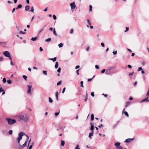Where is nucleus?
<instances>
[{
  "instance_id": "1",
  "label": "nucleus",
  "mask_w": 149,
  "mask_h": 149,
  "mask_svg": "<svg viewBox=\"0 0 149 149\" xmlns=\"http://www.w3.org/2000/svg\"><path fill=\"white\" fill-rule=\"evenodd\" d=\"M24 135H25L24 133L22 132L19 133L18 134L19 136L17 138V141L19 146L18 149H21L24 147H25L29 139L28 136L27 135H26V141L24 143V144L22 145H21L20 143V141L21 140L22 138V136Z\"/></svg>"
},
{
  "instance_id": "2",
  "label": "nucleus",
  "mask_w": 149,
  "mask_h": 149,
  "mask_svg": "<svg viewBox=\"0 0 149 149\" xmlns=\"http://www.w3.org/2000/svg\"><path fill=\"white\" fill-rule=\"evenodd\" d=\"M17 118L19 121L22 120L26 122L28 120L29 116L27 114L20 113L17 116Z\"/></svg>"
},
{
  "instance_id": "3",
  "label": "nucleus",
  "mask_w": 149,
  "mask_h": 149,
  "mask_svg": "<svg viewBox=\"0 0 149 149\" xmlns=\"http://www.w3.org/2000/svg\"><path fill=\"white\" fill-rule=\"evenodd\" d=\"M6 120L8 122L9 124L11 125L15 123L16 121L15 119H11L9 118H6Z\"/></svg>"
},
{
  "instance_id": "4",
  "label": "nucleus",
  "mask_w": 149,
  "mask_h": 149,
  "mask_svg": "<svg viewBox=\"0 0 149 149\" xmlns=\"http://www.w3.org/2000/svg\"><path fill=\"white\" fill-rule=\"evenodd\" d=\"M4 55L6 57H8L10 58L11 57V55L9 52L8 51H5L3 52Z\"/></svg>"
},
{
  "instance_id": "5",
  "label": "nucleus",
  "mask_w": 149,
  "mask_h": 149,
  "mask_svg": "<svg viewBox=\"0 0 149 149\" xmlns=\"http://www.w3.org/2000/svg\"><path fill=\"white\" fill-rule=\"evenodd\" d=\"M70 6L71 7V8L72 9H74L75 8H77L74 2H73L71 3L70 4Z\"/></svg>"
},
{
  "instance_id": "6",
  "label": "nucleus",
  "mask_w": 149,
  "mask_h": 149,
  "mask_svg": "<svg viewBox=\"0 0 149 149\" xmlns=\"http://www.w3.org/2000/svg\"><path fill=\"white\" fill-rule=\"evenodd\" d=\"M134 140V138H132V139H126L125 141V142L126 143H128L130 142V141H131L132 140Z\"/></svg>"
},
{
  "instance_id": "7",
  "label": "nucleus",
  "mask_w": 149,
  "mask_h": 149,
  "mask_svg": "<svg viewBox=\"0 0 149 149\" xmlns=\"http://www.w3.org/2000/svg\"><path fill=\"white\" fill-rule=\"evenodd\" d=\"M148 96L146 98L144 99L141 101V102H149V99H148Z\"/></svg>"
},
{
  "instance_id": "8",
  "label": "nucleus",
  "mask_w": 149,
  "mask_h": 149,
  "mask_svg": "<svg viewBox=\"0 0 149 149\" xmlns=\"http://www.w3.org/2000/svg\"><path fill=\"white\" fill-rule=\"evenodd\" d=\"M32 87V86L31 85H28V90L27 91V93H30L31 91V89Z\"/></svg>"
},
{
  "instance_id": "9",
  "label": "nucleus",
  "mask_w": 149,
  "mask_h": 149,
  "mask_svg": "<svg viewBox=\"0 0 149 149\" xmlns=\"http://www.w3.org/2000/svg\"><path fill=\"white\" fill-rule=\"evenodd\" d=\"M120 143L117 142L115 143V145L116 147V148H118V146H120Z\"/></svg>"
},
{
  "instance_id": "10",
  "label": "nucleus",
  "mask_w": 149,
  "mask_h": 149,
  "mask_svg": "<svg viewBox=\"0 0 149 149\" xmlns=\"http://www.w3.org/2000/svg\"><path fill=\"white\" fill-rule=\"evenodd\" d=\"M48 59L49 60H52V61H53V62H54V61H56V57H55L54 58H49Z\"/></svg>"
},
{
  "instance_id": "11",
  "label": "nucleus",
  "mask_w": 149,
  "mask_h": 149,
  "mask_svg": "<svg viewBox=\"0 0 149 149\" xmlns=\"http://www.w3.org/2000/svg\"><path fill=\"white\" fill-rule=\"evenodd\" d=\"M58 91L56 92V100H58Z\"/></svg>"
},
{
  "instance_id": "12",
  "label": "nucleus",
  "mask_w": 149,
  "mask_h": 149,
  "mask_svg": "<svg viewBox=\"0 0 149 149\" xmlns=\"http://www.w3.org/2000/svg\"><path fill=\"white\" fill-rule=\"evenodd\" d=\"M65 144V141L63 140H61V146H63Z\"/></svg>"
},
{
  "instance_id": "13",
  "label": "nucleus",
  "mask_w": 149,
  "mask_h": 149,
  "mask_svg": "<svg viewBox=\"0 0 149 149\" xmlns=\"http://www.w3.org/2000/svg\"><path fill=\"white\" fill-rule=\"evenodd\" d=\"M29 8H30V7H29V6H26V7H25V10L26 11H28L29 10Z\"/></svg>"
},
{
  "instance_id": "14",
  "label": "nucleus",
  "mask_w": 149,
  "mask_h": 149,
  "mask_svg": "<svg viewBox=\"0 0 149 149\" xmlns=\"http://www.w3.org/2000/svg\"><path fill=\"white\" fill-rule=\"evenodd\" d=\"M130 102H127L126 104L125 107H128V106H129L130 105Z\"/></svg>"
},
{
  "instance_id": "15",
  "label": "nucleus",
  "mask_w": 149,
  "mask_h": 149,
  "mask_svg": "<svg viewBox=\"0 0 149 149\" xmlns=\"http://www.w3.org/2000/svg\"><path fill=\"white\" fill-rule=\"evenodd\" d=\"M55 67L57 69L58 67V62H56V63Z\"/></svg>"
},
{
  "instance_id": "16",
  "label": "nucleus",
  "mask_w": 149,
  "mask_h": 149,
  "mask_svg": "<svg viewBox=\"0 0 149 149\" xmlns=\"http://www.w3.org/2000/svg\"><path fill=\"white\" fill-rule=\"evenodd\" d=\"M53 34L55 36H57V34L56 33V31H55V28H54L53 29Z\"/></svg>"
},
{
  "instance_id": "17",
  "label": "nucleus",
  "mask_w": 149,
  "mask_h": 149,
  "mask_svg": "<svg viewBox=\"0 0 149 149\" xmlns=\"http://www.w3.org/2000/svg\"><path fill=\"white\" fill-rule=\"evenodd\" d=\"M94 118V115L93 114H92L91 115V120H93Z\"/></svg>"
},
{
  "instance_id": "18",
  "label": "nucleus",
  "mask_w": 149,
  "mask_h": 149,
  "mask_svg": "<svg viewBox=\"0 0 149 149\" xmlns=\"http://www.w3.org/2000/svg\"><path fill=\"white\" fill-rule=\"evenodd\" d=\"M87 99H88V94H87V92H86V98L84 100V101L85 102H86L87 101Z\"/></svg>"
},
{
  "instance_id": "19",
  "label": "nucleus",
  "mask_w": 149,
  "mask_h": 149,
  "mask_svg": "<svg viewBox=\"0 0 149 149\" xmlns=\"http://www.w3.org/2000/svg\"><path fill=\"white\" fill-rule=\"evenodd\" d=\"M61 83H62V81L61 80V81H58L57 83V86L60 85L61 84Z\"/></svg>"
},
{
  "instance_id": "20",
  "label": "nucleus",
  "mask_w": 149,
  "mask_h": 149,
  "mask_svg": "<svg viewBox=\"0 0 149 149\" xmlns=\"http://www.w3.org/2000/svg\"><path fill=\"white\" fill-rule=\"evenodd\" d=\"M49 102L50 103H52L53 102V100L50 97H49Z\"/></svg>"
},
{
  "instance_id": "21",
  "label": "nucleus",
  "mask_w": 149,
  "mask_h": 149,
  "mask_svg": "<svg viewBox=\"0 0 149 149\" xmlns=\"http://www.w3.org/2000/svg\"><path fill=\"white\" fill-rule=\"evenodd\" d=\"M22 5L21 4H19L17 8H16V9H17L19 8H20L22 7Z\"/></svg>"
},
{
  "instance_id": "22",
  "label": "nucleus",
  "mask_w": 149,
  "mask_h": 149,
  "mask_svg": "<svg viewBox=\"0 0 149 149\" xmlns=\"http://www.w3.org/2000/svg\"><path fill=\"white\" fill-rule=\"evenodd\" d=\"M37 39V37H34V38H31V40L33 41H35V40H36Z\"/></svg>"
},
{
  "instance_id": "23",
  "label": "nucleus",
  "mask_w": 149,
  "mask_h": 149,
  "mask_svg": "<svg viewBox=\"0 0 149 149\" xmlns=\"http://www.w3.org/2000/svg\"><path fill=\"white\" fill-rule=\"evenodd\" d=\"M51 40V38H48L45 40V41L46 42H48L50 41Z\"/></svg>"
},
{
  "instance_id": "24",
  "label": "nucleus",
  "mask_w": 149,
  "mask_h": 149,
  "mask_svg": "<svg viewBox=\"0 0 149 149\" xmlns=\"http://www.w3.org/2000/svg\"><path fill=\"white\" fill-rule=\"evenodd\" d=\"M124 113L127 117H128L129 116L128 114V113H127V112H126V111H124Z\"/></svg>"
},
{
  "instance_id": "25",
  "label": "nucleus",
  "mask_w": 149,
  "mask_h": 149,
  "mask_svg": "<svg viewBox=\"0 0 149 149\" xmlns=\"http://www.w3.org/2000/svg\"><path fill=\"white\" fill-rule=\"evenodd\" d=\"M23 77L26 81V79L27 78V76H26L25 75H24L23 76Z\"/></svg>"
},
{
  "instance_id": "26",
  "label": "nucleus",
  "mask_w": 149,
  "mask_h": 149,
  "mask_svg": "<svg viewBox=\"0 0 149 149\" xmlns=\"http://www.w3.org/2000/svg\"><path fill=\"white\" fill-rule=\"evenodd\" d=\"M7 82L8 84H11L12 83V81L11 80H9L7 81Z\"/></svg>"
},
{
  "instance_id": "27",
  "label": "nucleus",
  "mask_w": 149,
  "mask_h": 149,
  "mask_svg": "<svg viewBox=\"0 0 149 149\" xmlns=\"http://www.w3.org/2000/svg\"><path fill=\"white\" fill-rule=\"evenodd\" d=\"M9 59H10V60L11 61V62H10V64H11V65H13V64L12 60V58H10Z\"/></svg>"
},
{
  "instance_id": "28",
  "label": "nucleus",
  "mask_w": 149,
  "mask_h": 149,
  "mask_svg": "<svg viewBox=\"0 0 149 149\" xmlns=\"http://www.w3.org/2000/svg\"><path fill=\"white\" fill-rule=\"evenodd\" d=\"M83 81H81L80 83V86L82 87H84V86L83 85Z\"/></svg>"
},
{
  "instance_id": "29",
  "label": "nucleus",
  "mask_w": 149,
  "mask_h": 149,
  "mask_svg": "<svg viewBox=\"0 0 149 149\" xmlns=\"http://www.w3.org/2000/svg\"><path fill=\"white\" fill-rule=\"evenodd\" d=\"M43 73L45 75H47V72L46 71H43Z\"/></svg>"
},
{
  "instance_id": "30",
  "label": "nucleus",
  "mask_w": 149,
  "mask_h": 149,
  "mask_svg": "<svg viewBox=\"0 0 149 149\" xmlns=\"http://www.w3.org/2000/svg\"><path fill=\"white\" fill-rule=\"evenodd\" d=\"M92 7L91 5L89 6V11H92Z\"/></svg>"
},
{
  "instance_id": "31",
  "label": "nucleus",
  "mask_w": 149,
  "mask_h": 149,
  "mask_svg": "<svg viewBox=\"0 0 149 149\" xmlns=\"http://www.w3.org/2000/svg\"><path fill=\"white\" fill-rule=\"evenodd\" d=\"M91 130L93 131L94 130V126L93 125H92L91 127Z\"/></svg>"
},
{
  "instance_id": "32",
  "label": "nucleus",
  "mask_w": 149,
  "mask_h": 149,
  "mask_svg": "<svg viewBox=\"0 0 149 149\" xmlns=\"http://www.w3.org/2000/svg\"><path fill=\"white\" fill-rule=\"evenodd\" d=\"M95 76H93V78H91V79H88V81H89H89H92V79H93V77H94Z\"/></svg>"
},
{
  "instance_id": "33",
  "label": "nucleus",
  "mask_w": 149,
  "mask_h": 149,
  "mask_svg": "<svg viewBox=\"0 0 149 149\" xmlns=\"http://www.w3.org/2000/svg\"><path fill=\"white\" fill-rule=\"evenodd\" d=\"M31 11L33 13H34V9L33 6L31 7Z\"/></svg>"
},
{
  "instance_id": "34",
  "label": "nucleus",
  "mask_w": 149,
  "mask_h": 149,
  "mask_svg": "<svg viewBox=\"0 0 149 149\" xmlns=\"http://www.w3.org/2000/svg\"><path fill=\"white\" fill-rule=\"evenodd\" d=\"M6 78H4L3 80V83H5V82H6Z\"/></svg>"
},
{
  "instance_id": "35",
  "label": "nucleus",
  "mask_w": 149,
  "mask_h": 149,
  "mask_svg": "<svg viewBox=\"0 0 149 149\" xmlns=\"http://www.w3.org/2000/svg\"><path fill=\"white\" fill-rule=\"evenodd\" d=\"M63 44L62 43H60V44H59L58 45V47H62L63 45Z\"/></svg>"
},
{
  "instance_id": "36",
  "label": "nucleus",
  "mask_w": 149,
  "mask_h": 149,
  "mask_svg": "<svg viewBox=\"0 0 149 149\" xmlns=\"http://www.w3.org/2000/svg\"><path fill=\"white\" fill-rule=\"evenodd\" d=\"M142 70V68L141 67L139 68L138 69V71H140Z\"/></svg>"
},
{
  "instance_id": "37",
  "label": "nucleus",
  "mask_w": 149,
  "mask_h": 149,
  "mask_svg": "<svg viewBox=\"0 0 149 149\" xmlns=\"http://www.w3.org/2000/svg\"><path fill=\"white\" fill-rule=\"evenodd\" d=\"M13 133V131L12 130H10L9 132V134H11Z\"/></svg>"
},
{
  "instance_id": "38",
  "label": "nucleus",
  "mask_w": 149,
  "mask_h": 149,
  "mask_svg": "<svg viewBox=\"0 0 149 149\" xmlns=\"http://www.w3.org/2000/svg\"><path fill=\"white\" fill-rule=\"evenodd\" d=\"M53 19L54 20H56V15H53Z\"/></svg>"
},
{
  "instance_id": "39",
  "label": "nucleus",
  "mask_w": 149,
  "mask_h": 149,
  "mask_svg": "<svg viewBox=\"0 0 149 149\" xmlns=\"http://www.w3.org/2000/svg\"><path fill=\"white\" fill-rule=\"evenodd\" d=\"M4 91V90L3 89V88L2 87L0 88V93L1 92Z\"/></svg>"
},
{
  "instance_id": "40",
  "label": "nucleus",
  "mask_w": 149,
  "mask_h": 149,
  "mask_svg": "<svg viewBox=\"0 0 149 149\" xmlns=\"http://www.w3.org/2000/svg\"><path fill=\"white\" fill-rule=\"evenodd\" d=\"M59 112H56L55 113V115L56 116H57L59 114Z\"/></svg>"
},
{
  "instance_id": "41",
  "label": "nucleus",
  "mask_w": 149,
  "mask_h": 149,
  "mask_svg": "<svg viewBox=\"0 0 149 149\" xmlns=\"http://www.w3.org/2000/svg\"><path fill=\"white\" fill-rule=\"evenodd\" d=\"M91 95L92 97L94 96V92H92L91 93Z\"/></svg>"
},
{
  "instance_id": "42",
  "label": "nucleus",
  "mask_w": 149,
  "mask_h": 149,
  "mask_svg": "<svg viewBox=\"0 0 149 149\" xmlns=\"http://www.w3.org/2000/svg\"><path fill=\"white\" fill-rule=\"evenodd\" d=\"M61 68H58V70H57V72H60V71H61Z\"/></svg>"
},
{
  "instance_id": "43",
  "label": "nucleus",
  "mask_w": 149,
  "mask_h": 149,
  "mask_svg": "<svg viewBox=\"0 0 149 149\" xmlns=\"http://www.w3.org/2000/svg\"><path fill=\"white\" fill-rule=\"evenodd\" d=\"M79 69H78V70H77L76 71L77 74L78 75H79Z\"/></svg>"
},
{
  "instance_id": "44",
  "label": "nucleus",
  "mask_w": 149,
  "mask_h": 149,
  "mask_svg": "<svg viewBox=\"0 0 149 149\" xmlns=\"http://www.w3.org/2000/svg\"><path fill=\"white\" fill-rule=\"evenodd\" d=\"M65 89H66L65 87H64V88L63 89V90L62 91V93H63L65 91Z\"/></svg>"
},
{
  "instance_id": "45",
  "label": "nucleus",
  "mask_w": 149,
  "mask_h": 149,
  "mask_svg": "<svg viewBox=\"0 0 149 149\" xmlns=\"http://www.w3.org/2000/svg\"><path fill=\"white\" fill-rule=\"evenodd\" d=\"M95 68L97 69H99V67L98 65H96L95 66Z\"/></svg>"
},
{
  "instance_id": "46",
  "label": "nucleus",
  "mask_w": 149,
  "mask_h": 149,
  "mask_svg": "<svg viewBox=\"0 0 149 149\" xmlns=\"http://www.w3.org/2000/svg\"><path fill=\"white\" fill-rule=\"evenodd\" d=\"M105 71V69H103L102 70L101 73H104V72Z\"/></svg>"
},
{
  "instance_id": "47",
  "label": "nucleus",
  "mask_w": 149,
  "mask_h": 149,
  "mask_svg": "<svg viewBox=\"0 0 149 149\" xmlns=\"http://www.w3.org/2000/svg\"><path fill=\"white\" fill-rule=\"evenodd\" d=\"M129 29L128 27H126V29L125 31V32H126L127 31H128Z\"/></svg>"
},
{
  "instance_id": "48",
  "label": "nucleus",
  "mask_w": 149,
  "mask_h": 149,
  "mask_svg": "<svg viewBox=\"0 0 149 149\" xmlns=\"http://www.w3.org/2000/svg\"><path fill=\"white\" fill-rule=\"evenodd\" d=\"M19 33L20 34H24L25 33V32H22V31H19Z\"/></svg>"
},
{
  "instance_id": "49",
  "label": "nucleus",
  "mask_w": 149,
  "mask_h": 149,
  "mask_svg": "<svg viewBox=\"0 0 149 149\" xmlns=\"http://www.w3.org/2000/svg\"><path fill=\"white\" fill-rule=\"evenodd\" d=\"M87 22L89 24V25L91 24V23L90 22V20L89 19H87Z\"/></svg>"
},
{
  "instance_id": "50",
  "label": "nucleus",
  "mask_w": 149,
  "mask_h": 149,
  "mask_svg": "<svg viewBox=\"0 0 149 149\" xmlns=\"http://www.w3.org/2000/svg\"><path fill=\"white\" fill-rule=\"evenodd\" d=\"M73 29H71L70 30V33L71 34H72L73 33Z\"/></svg>"
},
{
  "instance_id": "51",
  "label": "nucleus",
  "mask_w": 149,
  "mask_h": 149,
  "mask_svg": "<svg viewBox=\"0 0 149 149\" xmlns=\"http://www.w3.org/2000/svg\"><path fill=\"white\" fill-rule=\"evenodd\" d=\"M113 53L114 55H115V54H116L117 51L116 50V51H113Z\"/></svg>"
},
{
  "instance_id": "52",
  "label": "nucleus",
  "mask_w": 149,
  "mask_h": 149,
  "mask_svg": "<svg viewBox=\"0 0 149 149\" xmlns=\"http://www.w3.org/2000/svg\"><path fill=\"white\" fill-rule=\"evenodd\" d=\"M75 149H80V148H79V146L77 145L76 147L75 148Z\"/></svg>"
},
{
  "instance_id": "53",
  "label": "nucleus",
  "mask_w": 149,
  "mask_h": 149,
  "mask_svg": "<svg viewBox=\"0 0 149 149\" xmlns=\"http://www.w3.org/2000/svg\"><path fill=\"white\" fill-rule=\"evenodd\" d=\"M79 67H80L79 65H77V66H76V67H75V69H77V68H79Z\"/></svg>"
},
{
  "instance_id": "54",
  "label": "nucleus",
  "mask_w": 149,
  "mask_h": 149,
  "mask_svg": "<svg viewBox=\"0 0 149 149\" xmlns=\"http://www.w3.org/2000/svg\"><path fill=\"white\" fill-rule=\"evenodd\" d=\"M92 136V135L91 133H90L89 134V137L90 138H91V137Z\"/></svg>"
},
{
  "instance_id": "55",
  "label": "nucleus",
  "mask_w": 149,
  "mask_h": 149,
  "mask_svg": "<svg viewBox=\"0 0 149 149\" xmlns=\"http://www.w3.org/2000/svg\"><path fill=\"white\" fill-rule=\"evenodd\" d=\"M103 95H104V96L105 97H107V94H104V93L103 94Z\"/></svg>"
},
{
  "instance_id": "56",
  "label": "nucleus",
  "mask_w": 149,
  "mask_h": 149,
  "mask_svg": "<svg viewBox=\"0 0 149 149\" xmlns=\"http://www.w3.org/2000/svg\"><path fill=\"white\" fill-rule=\"evenodd\" d=\"M128 67L130 68H132V66L130 65H128Z\"/></svg>"
},
{
  "instance_id": "57",
  "label": "nucleus",
  "mask_w": 149,
  "mask_h": 149,
  "mask_svg": "<svg viewBox=\"0 0 149 149\" xmlns=\"http://www.w3.org/2000/svg\"><path fill=\"white\" fill-rule=\"evenodd\" d=\"M32 146H33L32 145H31L29 146V149H31L32 148Z\"/></svg>"
},
{
  "instance_id": "58",
  "label": "nucleus",
  "mask_w": 149,
  "mask_h": 149,
  "mask_svg": "<svg viewBox=\"0 0 149 149\" xmlns=\"http://www.w3.org/2000/svg\"><path fill=\"white\" fill-rule=\"evenodd\" d=\"M137 84V82L135 81L134 84V86H136V85Z\"/></svg>"
},
{
  "instance_id": "59",
  "label": "nucleus",
  "mask_w": 149,
  "mask_h": 149,
  "mask_svg": "<svg viewBox=\"0 0 149 149\" xmlns=\"http://www.w3.org/2000/svg\"><path fill=\"white\" fill-rule=\"evenodd\" d=\"M134 73V72H133L132 73H130L129 74V75H132Z\"/></svg>"
},
{
  "instance_id": "60",
  "label": "nucleus",
  "mask_w": 149,
  "mask_h": 149,
  "mask_svg": "<svg viewBox=\"0 0 149 149\" xmlns=\"http://www.w3.org/2000/svg\"><path fill=\"white\" fill-rule=\"evenodd\" d=\"M53 28L52 27H51L49 28V30L50 31H52L53 30Z\"/></svg>"
},
{
  "instance_id": "61",
  "label": "nucleus",
  "mask_w": 149,
  "mask_h": 149,
  "mask_svg": "<svg viewBox=\"0 0 149 149\" xmlns=\"http://www.w3.org/2000/svg\"><path fill=\"white\" fill-rule=\"evenodd\" d=\"M47 7L46 8L45 10H44V11H47Z\"/></svg>"
},
{
  "instance_id": "62",
  "label": "nucleus",
  "mask_w": 149,
  "mask_h": 149,
  "mask_svg": "<svg viewBox=\"0 0 149 149\" xmlns=\"http://www.w3.org/2000/svg\"><path fill=\"white\" fill-rule=\"evenodd\" d=\"M89 47H87L86 49V51H88L89 50Z\"/></svg>"
},
{
  "instance_id": "63",
  "label": "nucleus",
  "mask_w": 149,
  "mask_h": 149,
  "mask_svg": "<svg viewBox=\"0 0 149 149\" xmlns=\"http://www.w3.org/2000/svg\"><path fill=\"white\" fill-rule=\"evenodd\" d=\"M43 49L42 48V47H40V51H43Z\"/></svg>"
},
{
  "instance_id": "64",
  "label": "nucleus",
  "mask_w": 149,
  "mask_h": 149,
  "mask_svg": "<svg viewBox=\"0 0 149 149\" xmlns=\"http://www.w3.org/2000/svg\"><path fill=\"white\" fill-rule=\"evenodd\" d=\"M127 50L130 53H131L132 52V51L130 49H128Z\"/></svg>"
}]
</instances>
